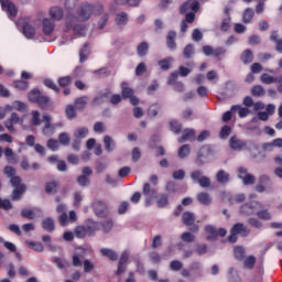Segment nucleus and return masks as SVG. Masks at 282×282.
I'll return each mask as SVG.
<instances>
[{
	"label": "nucleus",
	"instance_id": "f257e3e1",
	"mask_svg": "<svg viewBox=\"0 0 282 282\" xmlns=\"http://www.w3.org/2000/svg\"><path fill=\"white\" fill-rule=\"evenodd\" d=\"M104 10L105 9L102 8V4L94 6L87 2L82 4L79 10L77 11V17H74L73 14L66 15L64 32L67 34L73 30L74 34H77V36H85V32L87 29L77 23L78 21H89V19H91V14L100 17L98 21V29L102 30L109 21V14L102 13Z\"/></svg>",
	"mask_w": 282,
	"mask_h": 282
},
{
	"label": "nucleus",
	"instance_id": "f03ea898",
	"mask_svg": "<svg viewBox=\"0 0 282 282\" xmlns=\"http://www.w3.org/2000/svg\"><path fill=\"white\" fill-rule=\"evenodd\" d=\"M11 185L14 188L11 195V199L12 202H19V199H21V196L23 195V193H25L28 187L25 186V184H21V177L19 176H14L11 178Z\"/></svg>",
	"mask_w": 282,
	"mask_h": 282
},
{
	"label": "nucleus",
	"instance_id": "7ed1b4c3",
	"mask_svg": "<svg viewBox=\"0 0 282 282\" xmlns=\"http://www.w3.org/2000/svg\"><path fill=\"white\" fill-rule=\"evenodd\" d=\"M191 180H193V182H197L202 188H210V178L208 176H204V173L199 170L191 173Z\"/></svg>",
	"mask_w": 282,
	"mask_h": 282
},
{
	"label": "nucleus",
	"instance_id": "20e7f679",
	"mask_svg": "<svg viewBox=\"0 0 282 282\" xmlns=\"http://www.w3.org/2000/svg\"><path fill=\"white\" fill-rule=\"evenodd\" d=\"M258 208H263V204H261L260 202H251L242 205L240 207V213L241 215L250 216V215H254Z\"/></svg>",
	"mask_w": 282,
	"mask_h": 282
},
{
	"label": "nucleus",
	"instance_id": "39448f33",
	"mask_svg": "<svg viewBox=\"0 0 282 282\" xmlns=\"http://www.w3.org/2000/svg\"><path fill=\"white\" fill-rule=\"evenodd\" d=\"M191 10L193 12H198V10H199V1H197V0H195V1L187 0L186 2H184L181 6L180 13L181 14H187V12H191Z\"/></svg>",
	"mask_w": 282,
	"mask_h": 282
},
{
	"label": "nucleus",
	"instance_id": "423d86ee",
	"mask_svg": "<svg viewBox=\"0 0 282 282\" xmlns=\"http://www.w3.org/2000/svg\"><path fill=\"white\" fill-rule=\"evenodd\" d=\"M93 210L95 212L97 217H107L108 209L107 204L102 200H94L93 203Z\"/></svg>",
	"mask_w": 282,
	"mask_h": 282
},
{
	"label": "nucleus",
	"instance_id": "0eeeda50",
	"mask_svg": "<svg viewBox=\"0 0 282 282\" xmlns=\"http://www.w3.org/2000/svg\"><path fill=\"white\" fill-rule=\"evenodd\" d=\"M229 147L232 149V151H243V149H247L248 142L237 137H231L229 140Z\"/></svg>",
	"mask_w": 282,
	"mask_h": 282
},
{
	"label": "nucleus",
	"instance_id": "6e6552de",
	"mask_svg": "<svg viewBox=\"0 0 282 282\" xmlns=\"http://www.w3.org/2000/svg\"><path fill=\"white\" fill-rule=\"evenodd\" d=\"M54 28H56V22L53 19L45 18L42 21V32L45 36H50L54 32Z\"/></svg>",
	"mask_w": 282,
	"mask_h": 282
},
{
	"label": "nucleus",
	"instance_id": "1a4fd4ad",
	"mask_svg": "<svg viewBox=\"0 0 282 282\" xmlns=\"http://www.w3.org/2000/svg\"><path fill=\"white\" fill-rule=\"evenodd\" d=\"M88 237H94L98 230H100V223L88 219L84 223Z\"/></svg>",
	"mask_w": 282,
	"mask_h": 282
},
{
	"label": "nucleus",
	"instance_id": "9d476101",
	"mask_svg": "<svg viewBox=\"0 0 282 282\" xmlns=\"http://www.w3.org/2000/svg\"><path fill=\"white\" fill-rule=\"evenodd\" d=\"M43 122H44V128H43L44 135H52L54 133V130L56 129V127L52 124V116L44 115Z\"/></svg>",
	"mask_w": 282,
	"mask_h": 282
},
{
	"label": "nucleus",
	"instance_id": "9b49d317",
	"mask_svg": "<svg viewBox=\"0 0 282 282\" xmlns=\"http://www.w3.org/2000/svg\"><path fill=\"white\" fill-rule=\"evenodd\" d=\"M21 117L17 115V112L11 113L10 118L4 121V127L8 129V131H14V124H20Z\"/></svg>",
	"mask_w": 282,
	"mask_h": 282
},
{
	"label": "nucleus",
	"instance_id": "f8f14e48",
	"mask_svg": "<svg viewBox=\"0 0 282 282\" xmlns=\"http://www.w3.org/2000/svg\"><path fill=\"white\" fill-rule=\"evenodd\" d=\"M42 228L46 232H54L56 230V223L54 221V218L47 217L42 220Z\"/></svg>",
	"mask_w": 282,
	"mask_h": 282
},
{
	"label": "nucleus",
	"instance_id": "ddd939ff",
	"mask_svg": "<svg viewBox=\"0 0 282 282\" xmlns=\"http://www.w3.org/2000/svg\"><path fill=\"white\" fill-rule=\"evenodd\" d=\"M127 261H129V252L124 251L119 260L117 274L124 273V270H127Z\"/></svg>",
	"mask_w": 282,
	"mask_h": 282
},
{
	"label": "nucleus",
	"instance_id": "4468645a",
	"mask_svg": "<svg viewBox=\"0 0 282 282\" xmlns=\"http://www.w3.org/2000/svg\"><path fill=\"white\" fill-rule=\"evenodd\" d=\"M50 17L53 21H62L64 17L63 8L61 7H52L50 9Z\"/></svg>",
	"mask_w": 282,
	"mask_h": 282
},
{
	"label": "nucleus",
	"instance_id": "2eb2a0df",
	"mask_svg": "<svg viewBox=\"0 0 282 282\" xmlns=\"http://www.w3.org/2000/svg\"><path fill=\"white\" fill-rule=\"evenodd\" d=\"M142 193L145 197H148V199H155V197H158V189L151 187V184L149 183L143 185Z\"/></svg>",
	"mask_w": 282,
	"mask_h": 282
},
{
	"label": "nucleus",
	"instance_id": "dca6fc26",
	"mask_svg": "<svg viewBox=\"0 0 282 282\" xmlns=\"http://www.w3.org/2000/svg\"><path fill=\"white\" fill-rule=\"evenodd\" d=\"M193 142L195 141V130L193 129H185L183 131V135L181 138H178V142L180 144H182L183 142Z\"/></svg>",
	"mask_w": 282,
	"mask_h": 282
},
{
	"label": "nucleus",
	"instance_id": "f3484780",
	"mask_svg": "<svg viewBox=\"0 0 282 282\" xmlns=\"http://www.w3.org/2000/svg\"><path fill=\"white\" fill-rule=\"evenodd\" d=\"M197 202L199 204H203V206H210L213 204V198L210 197V194L206 192H200L196 196Z\"/></svg>",
	"mask_w": 282,
	"mask_h": 282
},
{
	"label": "nucleus",
	"instance_id": "a211bd4d",
	"mask_svg": "<svg viewBox=\"0 0 282 282\" xmlns=\"http://www.w3.org/2000/svg\"><path fill=\"white\" fill-rule=\"evenodd\" d=\"M7 12L10 19H14L17 14H19V10L17 9V6L12 2H8L4 0V7H2Z\"/></svg>",
	"mask_w": 282,
	"mask_h": 282
},
{
	"label": "nucleus",
	"instance_id": "6ab92c4d",
	"mask_svg": "<svg viewBox=\"0 0 282 282\" xmlns=\"http://www.w3.org/2000/svg\"><path fill=\"white\" fill-rule=\"evenodd\" d=\"M175 39H177V33L175 31H170L166 36V45L169 50H175V47H177Z\"/></svg>",
	"mask_w": 282,
	"mask_h": 282
},
{
	"label": "nucleus",
	"instance_id": "aec40b11",
	"mask_svg": "<svg viewBox=\"0 0 282 282\" xmlns=\"http://www.w3.org/2000/svg\"><path fill=\"white\" fill-rule=\"evenodd\" d=\"M36 215H41V209H22L21 212V217H23L24 219H34Z\"/></svg>",
	"mask_w": 282,
	"mask_h": 282
},
{
	"label": "nucleus",
	"instance_id": "412c9836",
	"mask_svg": "<svg viewBox=\"0 0 282 282\" xmlns=\"http://www.w3.org/2000/svg\"><path fill=\"white\" fill-rule=\"evenodd\" d=\"M205 232L209 236L206 237L207 241H216L217 240V228L213 225L205 226Z\"/></svg>",
	"mask_w": 282,
	"mask_h": 282
},
{
	"label": "nucleus",
	"instance_id": "4be33fe9",
	"mask_svg": "<svg viewBox=\"0 0 282 282\" xmlns=\"http://www.w3.org/2000/svg\"><path fill=\"white\" fill-rule=\"evenodd\" d=\"M216 180L218 184H228L230 182V174L224 170H219L216 174Z\"/></svg>",
	"mask_w": 282,
	"mask_h": 282
},
{
	"label": "nucleus",
	"instance_id": "5701e85b",
	"mask_svg": "<svg viewBox=\"0 0 282 282\" xmlns=\"http://www.w3.org/2000/svg\"><path fill=\"white\" fill-rule=\"evenodd\" d=\"M115 22L119 26H124L129 23V15L126 12H120L116 15Z\"/></svg>",
	"mask_w": 282,
	"mask_h": 282
},
{
	"label": "nucleus",
	"instance_id": "b1692460",
	"mask_svg": "<svg viewBox=\"0 0 282 282\" xmlns=\"http://www.w3.org/2000/svg\"><path fill=\"white\" fill-rule=\"evenodd\" d=\"M107 96H109V91L98 93V95L93 99L91 106L93 107H98V105H102V102H105V98H107Z\"/></svg>",
	"mask_w": 282,
	"mask_h": 282
},
{
	"label": "nucleus",
	"instance_id": "393cba45",
	"mask_svg": "<svg viewBox=\"0 0 282 282\" xmlns=\"http://www.w3.org/2000/svg\"><path fill=\"white\" fill-rule=\"evenodd\" d=\"M4 158H7L10 164H18L19 162V160L17 159V154H14V151L12 150V148L4 149Z\"/></svg>",
	"mask_w": 282,
	"mask_h": 282
},
{
	"label": "nucleus",
	"instance_id": "a878e982",
	"mask_svg": "<svg viewBox=\"0 0 282 282\" xmlns=\"http://www.w3.org/2000/svg\"><path fill=\"white\" fill-rule=\"evenodd\" d=\"M274 147L278 148V149H282V139L281 138L274 139L270 143H264L263 144V150L264 151H272V149H274Z\"/></svg>",
	"mask_w": 282,
	"mask_h": 282
},
{
	"label": "nucleus",
	"instance_id": "bb28decb",
	"mask_svg": "<svg viewBox=\"0 0 282 282\" xmlns=\"http://www.w3.org/2000/svg\"><path fill=\"white\" fill-rule=\"evenodd\" d=\"M22 30L25 37L34 39L36 31L34 30V26H32L30 23H24Z\"/></svg>",
	"mask_w": 282,
	"mask_h": 282
},
{
	"label": "nucleus",
	"instance_id": "cd10ccee",
	"mask_svg": "<svg viewBox=\"0 0 282 282\" xmlns=\"http://www.w3.org/2000/svg\"><path fill=\"white\" fill-rule=\"evenodd\" d=\"M87 102H89V97L84 96L75 99V108L78 109L79 111H83V109L87 106Z\"/></svg>",
	"mask_w": 282,
	"mask_h": 282
},
{
	"label": "nucleus",
	"instance_id": "c85d7f7f",
	"mask_svg": "<svg viewBox=\"0 0 282 282\" xmlns=\"http://www.w3.org/2000/svg\"><path fill=\"white\" fill-rule=\"evenodd\" d=\"M241 61L245 65H248L254 61V55L252 54L251 50H246L241 54Z\"/></svg>",
	"mask_w": 282,
	"mask_h": 282
},
{
	"label": "nucleus",
	"instance_id": "c756f323",
	"mask_svg": "<svg viewBox=\"0 0 282 282\" xmlns=\"http://www.w3.org/2000/svg\"><path fill=\"white\" fill-rule=\"evenodd\" d=\"M89 134V129L88 128H77L74 132V138H76V140H83L85 138H87V135Z\"/></svg>",
	"mask_w": 282,
	"mask_h": 282
},
{
	"label": "nucleus",
	"instance_id": "7c9ffc66",
	"mask_svg": "<svg viewBox=\"0 0 282 282\" xmlns=\"http://www.w3.org/2000/svg\"><path fill=\"white\" fill-rule=\"evenodd\" d=\"M231 231H234L236 235H242V237H246V235H248L246 226L241 223L234 225Z\"/></svg>",
	"mask_w": 282,
	"mask_h": 282
},
{
	"label": "nucleus",
	"instance_id": "2f4dec72",
	"mask_svg": "<svg viewBox=\"0 0 282 282\" xmlns=\"http://www.w3.org/2000/svg\"><path fill=\"white\" fill-rule=\"evenodd\" d=\"M74 232L77 239H85V237H89V234L87 232V228L85 227V225L76 227Z\"/></svg>",
	"mask_w": 282,
	"mask_h": 282
},
{
	"label": "nucleus",
	"instance_id": "473e14b6",
	"mask_svg": "<svg viewBox=\"0 0 282 282\" xmlns=\"http://www.w3.org/2000/svg\"><path fill=\"white\" fill-rule=\"evenodd\" d=\"M183 224L185 226H193V224H195V214L191 212H185L183 214Z\"/></svg>",
	"mask_w": 282,
	"mask_h": 282
},
{
	"label": "nucleus",
	"instance_id": "72a5a7b5",
	"mask_svg": "<svg viewBox=\"0 0 282 282\" xmlns=\"http://www.w3.org/2000/svg\"><path fill=\"white\" fill-rule=\"evenodd\" d=\"M251 95L254 96V98H261L265 96V88L261 85H256L251 88Z\"/></svg>",
	"mask_w": 282,
	"mask_h": 282
},
{
	"label": "nucleus",
	"instance_id": "f704fd0d",
	"mask_svg": "<svg viewBox=\"0 0 282 282\" xmlns=\"http://www.w3.org/2000/svg\"><path fill=\"white\" fill-rule=\"evenodd\" d=\"M100 253L102 254V257H108L110 261H118V253H116V251L111 249L104 248L100 250Z\"/></svg>",
	"mask_w": 282,
	"mask_h": 282
},
{
	"label": "nucleus",
	"instance_id": "c9c22d12",
	"mask_svg": "<svg viewBox=\"0 0 282 282\" xmlns=\"http://www.w3.org/2000/svg\"><path fill=\"white\" fill-rule=\"evenodd\" d=\"M260 82L263 84V85H273V83H276V77L268 74V73H263L261 76H260Z\"/></svg>",
	"mask_w": 282,
	"mask_h": 282
},
{
	"label": "nucleus",
	"instance_id": "e433bc0d",
	"mask_svg": "<svg viewBox=\"0 0 282 282\" xmlns=\"http://www.w3.org/2000/svg\"><path fill=\"white\" fill-rule=\"evenodd\" d=\"M133 96V89L129 87V84L122 83L121 84V97L122 98H131Z\"/></svg>",
	"mask_w": 282,
	"mask_h": 282
},
{
	"label": "nucleus",
	"instance_id": "4c0bfd02",
	"mask_svg": "<svg viewBox=\"0 0 282 282\" xmlns=\"http://www.w3.org/2000/svg\"><path fill=\"white\" fill-rule=\"evenodd\" d=\"M104 147L108 153L113 151V147H116V144L113 143V139L110 135L104 137Z\"/></svg>",
	"mask_w": 282,
	"mask_h": 282
},
{
	"label": "nucleus",
	"instance_id": "58836bf2",
	"mask_svg": "<svg viewBox=\"0 0 282 282\" xmlns=\"http://www.w3.org/2000/svg\"><path fill=\"white\" fill-rule=\"evenodd\" d=\"M256 215L259 219H262L264 221H270V219H272V214L268 209L258 210Z\"/></svg>",
	"mask_w": 282,
	"mask_h": 282
},
{
	"label": "nucleus",
	"instance_id": "ea45409f",
	"mask_svg": "<svg viewBox=\"0 0 282 282\" xmlns=\"http://www.w3.org/2000/svg\"><path fill=\"white\" fill-rule=\"evenodd\" d=\"M137 54L138 56H147L149 54V43L142 42L137 47Z\"/></svg>",
	"mask_w": 282,
	"mask_h": 282
},
{
	"label": "nucleus",
	"instance_id": "a19ab883",
	"mask_svg": "<svg viewBox=\"0 0 282 282\" xmlns=\"http://www.w3.org/2000/svg\"><path fill=\"white\" fill-rule=\"evenodd\" d=\"M254 19V10L247 8L242 14L243 23H250Z\"/></svg>",
	"mask_w": 282,
	"mask_h": 282
},
{
	"label": "nucleus",
	"instance_id": "79ce46f5",
	"mask_svg": "<svg viewBox=\"0 0 282 282\" xmlns=\"http://www.w3.org/2000/svg\"><path fill=\"white\" fill-rule=\"evenodd\" d=\"M31 124H33V127L41 126V112H39V110L31 112Z\"/></svg>",
	"mask_w": 282,
	"mask_h": 282
},
{
	"label": "nucleus",
	"instance_id": "37998d69",
	"mask_svg": "<svg viewBox=\"0 0 282 282\" xmlns=\"http://www.w3.org/2000/svg\"><path fill=\"white\" fill-rule=\"evenodd\" d=\"M171 63H173V57H167L159 61V66L161 67V69H163V72H166L171 69Z\"/></svg>",
	"mask_w": 282,
	"mask_h": 282
},
{
	"label": "nucleus",
	"instance_id": "c03bdc74",
	"mask_svg": "<svg viewBox=\"0 0 282 282\" xmlns=\"http://www.w3.org/2000/svg\"><path fill=\"white\" fill-rule=\"evenodd\" d=\"M26 246H29V248H32V250H34L35 252H43L44 250L43 243L41 242L26 240Z\"/></svg>",
	"mask_w": 282,
	"mask_h": 282
},
{
	"label": "nucleus",
	"instance_id": "a18cd8bd",
	"mask_svg": "<svg viewBox=\"0 0 282 282\" xmlns=\"http://www.w3.org/2000/svg\"><path fill=\"white\" fill-rule=\"evenodd\" d=\"M87 56H89V44H84V47L79 51V61L80 63H85L87 61Z\"/></svg>",
	"mask_w": 282,
	"mask_h": 282
},
{
	"label": "nucleus",
	"instance_id": "49530a36",
	"mask_svg": "<svg viewBox=\"0 0 282 282\" xmlns=\"http://www.w3.org/2000/svg\"><path fill=\"white\" fill-rule=\"evenodd\" d=\"M36 105H39L41 109H47V107H50V97L42 95L36 101Z\"/></svg>",
	"mask_w": 282,
	"mask_h": 282
},
{
	"label": "nucleus",
	"instance_id": "de8ad7c7",
	"mask_svg": "<svg viewBox=\"0 0 282 282\" xmlns=\"http://www.w3.org/2000/svg\"><path fill=\"white\" fill-rule=\"evenodd\" d=\"M231 111H238L239 118H246V116L250 113V110L248 108H241L240 106H232Z\"/></svg>",
	"mask_w": 282,
	"mask_h": 282
},
{
	"label": "nucleus",
	"instance_id": "09e8293b",
	"mask_svg": "<svg viewBox=\"0 0 282 282\" xmlns=\"http://www.w3.org/2000/svg\"><path fill=\"white\" fill-rule=\"evenodd\" d=\"M43 94L39 89H33L29 93V100L31 102H37Z\"/></svg>",
	"mask_w": 282,
	"mask_h": 282
},
{
	"label": "nucleus",
	"instance_id": "8fccbe9b",
	"mask_svg": "<svg viewBox=\"0 0 282 282\" xmlns=\"http://www.w3.org/2000/svg\"><path fill=\"white\" fill-rule=\"evenodd\" d=\"M159 208H164V206H169V195L167 194H161L159 196V199L156 200Z\"/></svg>",
	"mask_w": 282,
	"mask_h": 282
},
{
	"label": "nucleus",
	"instance_id": "3c124183",
	"mask_svg": "<svg viewBox=\"0 0 282 282\" xmlns=\"http://www.w3.org/2000/svg\"><path fill=\"white\" fill-rule=\"evenodd\" d=\"M187 155H191V145L184 144L178 149V158L183 160V158H187Z\"/></svg>",
	"mask_w": 282,
	"mask_h": 282
},
{
	"label": "nucleus",
	"instance_id": "603ef678",
	"mask_svg": "<svg viewBox=\"0 0 282 282\" xmlns=\"http://www.w3.org/2000/svg\"><path fill=\"white\" fill-rule=\"evenodd\" d=\"M99 228L104 230V232H109L111 228H113V220L111 219H106L101 224H99Z\"/></svg>",
	"mask_w": 282,
	"mask_h": 282
},
{
	"label": "nucleus",
	"instance_id": "864d4df0",
	"mask_svg": "<svg viewBox=\"0 0 282 282\" xmlns=\"http://www.w3.org/2000/svg\"><path fill=\"white\" fill-rule=\"evenodd\" d=\"M193 54H195V46H193V44H187L183 50L184 58H191Z\"/></svg>",
	"mask_w": 282,
	"mask_h": 282
},
{
	"label": "nucleus",
	"instance_id": "5fc2aeb1",
	"mask_svg": "<svg viewBox=\"0 0 282 282\" xmlns=\"http://www.w3.org/2000/svg\"><path fill=\"white\" fill-rule=\"evenodd\" d=\"M65 113L68 120H74V118H76V108L72 105H68L65 109Z\"/></svg>",
	"mask_w": 282,
	"mask_h": 282
},
{
	"label": "nucleus",
	"instance_id": "6e6d98bb",
	"mask_svg": "<svg viewBox=\"0 0 282 282\" xmlns=\"http://www.w3.org/2000/svg\"><path fill=\"white\" fill-rule=\"evenodd\" d=\"M57 188H58V182L53 181V182L46 183L45 191L47 194L56 193Z\"/></svg>",
	"mask_w": 282,
	"mask_h": 282
},
{
	"label": "nucleus",
	"instance_id": "4d7b16f0",
	"mask_svg": "<svg viewBox=\"0 0 282 282\" xmlns=\"http://www.w3.org/2000/svg\"><path fill=\"white\" fill-rule=\"evenodd\" d=\"M58 142H59V144H63V147H67L70 142L69 134H67L66 132L59 133Z\"/></svg>",
	"mask_w": 282,
	"mask_h": 282
},
{
	"label": "nucleus",
	"instance_id": "13d9d810",
	"mask_svg": "<svg viewBox=\"0 0 282 282\" xmlns=\"http://www.w3.org/2000/svg\"><path fill=\"white\" fill-rule=\"evenodd\" d=\"M14 87H15V89H19L20 91H25L26 89H29L30 83H28L25 80H18V82H14Z\"/></svg>",
	"mask_w": 282,
	"mask_h": 282
},
{
	"label": "nucleus",
	"instance_id": "bf43d9fd",
	"mask_svg": "<svg viewBox=\"0 0 282 282\" xmlns=\"http://www.w3.org/2000/svg\"><path fill=\"white\" fill-rule=\"evenodd\" d=\"M57 83L59 87H69L72 85V76L59 77Z\"/></svg>",
	"mask_w": 282,
	"mask_h": 282
},
{
	"label": "nucleus",
	"instance_id": "052dcab7",
	"mask_svg": "<svg viewBox=\"0 0 282 282\" xmlns=\"http://www.w3.org/2000/svg\"><path fill=\"white\" fill-rule=\"evenodd\" d=\"M0 243H3L4 248L9 250V252H17V245L10 241H6L3 238H0Z\"/></svg>",
	"mask_w": 282,
	"mask_h": 282
},
{
	"label": "nucleus",
	"instance_id": "680f3d73",
	"mask_svg": "<svg viewBox=\"0 0 282 282\" xmlns=\"http://www.w3.org/2000/svg\"><path fill=\"white\" fill-rule=\"evenodd\" d=\"M44 85L45 87H48V89H52L53 91H55V94L61 93V89L58 88V86H56V84L52 79H45Z\"/></svg>",
	"mask_w": 282,
	"mask_h": 282
},
{
	"label": "nucleus",
	"instance_id": "e2e57ef3",
	"mask_svg": "<svg viewBox=\"0 0 282 282\" xmlns=\"http://www.w3.org/2000/svg\"><path fill=\"white\" fill-rule=\"evenodd\" d=\"M170 129L173 131V133H182V126L177 120L170 121Z\"/></svg>",
	"mask_w": 282,
	"mask_h": 282
},
{
	"label": "nucleus",
	"instance_id": "0e129e2a",
	"mask_svg": "<svg viewBox=\"0 0 282 282\" xmlns=\"http://www.w3.org/2000/svg\"><path fill=\"white\" fill-rule=\"evenodd\" d=\"M54 263L59 268V270H64V268H69V261L63 260L61 258H54Z\"/></svg>",
	"mask_w": 282,
	"mask_h": 282
},
{
	"label": "nucleus",
	"instance_id": "69168bd1",
	"mask_svg": "<svg viewBox=\"0 0 282 282\" xmlns=\"http://www.w3.org/2000/svg\"><path fill=\"white\" fill-rule=\"evenodd\" d=\"M245 256H246V249H243V247L235 248V258L238 259V261H243Z\"/></svg>",
	"mask_w": 282,
	"mask_h": 282
},
{
	"label": "nucleus",
	"instance_id": "338daca9",
	"mask_svg": "<svg viewBox=\"0 0 282 282\" xmlns=\"http://www.w3.org/2000/svg\"><path fill=\"white\" fill-rule=\"evenodd\" d=\"M254 263H257V258H254V256H249L245 259V268H248L249 270L254 268Z\"/></svg>",
	"mask_w": 282,
	"mask_h": 282
},
{
	"label": "nucleus",
	"instance_id": "774afa93",
	"mask_svg": "<svg viewBox=\"0 0 282 282\" xmlns=\"http://www.w3.org/2000/svg\"><path fill=\"white\" fill-rule=\"evenodd\" d=\"M159 111H160V106L158 104L151 105L148 109V116L155 118Z\"/></svg>",
	"mask_w": 282,
	"mask_h": 282
}]
</instances>
